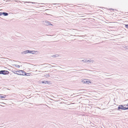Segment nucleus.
I'll return each instance as SVG.
<instances>
[{
	"label": "nucleus",
	"mask_w": 128,
	"mask_h": 128,
	"mask_svg": "<svg viewBox=\"0 0 128 128\" xmlns=\"http://www.w3.org/2000/svg\"><path fill=\"white\" fill-rule=\"evenodd\" d=\"M128 110V107L127 108H126L125 107V110Z\"/></svg>",
	"instance_id": "nucleus-20"
},
{
	"label": "nucleus",
	"mask_w": 128,
	"mask_h": 128,
	"mask_svg": "<svg viewBox=\"0 0 128 128\" xmlns=\"http://www.w3.org/2000/svg\"><path fill=\"white\" fill-rule=\"evenodd\" d=\"M50 82H48L46 80H44L42 82V84H49V83Z\"/></svg>",
	"instance_id": "nucleus-8"
},
{
	"label": "nucleus",
	"mask_w": 128,
	"mask_h": 128,
	"mask_svg": "<svg viewBox=\"0 0 128 128\" xmlns=\"http://www.w3.org/2000/svg\"><path fill=\"white\" fill-rule=\"evenodd\" d=\"M43 22V24L46 26H53V25L52 24H51L50 22L47 20L44 21Z\"/></svg>",
	"instance_id": "nucleus-1"
},
{
	"label": "nucleus",
	"mask_w": 128,
	"mask_h": 128,
	"mask_svg": "<svg viewBox=\"0 0 128 128\" xmlns=\"http://www.w3.org/2000/svg\"><path fill=\"white\" fill-rule=\"evenodd\" d=\"M14 66L15 67H16L17 68H19L20 67V66L19 65L17 64H14Z\"/></svg>",
	"instance_id": "nucleus-15"
},
{
	"label": "nucleus",
	"mask_w": 128,
	"mask_h": 128,
	"mask_svg": "<svg viewBox=\"0 0 128 128\" xmlns=\"http://www.w3.org/2000/svg\"><path fill=\"white\" fill-rule=\"evenodd\" d=\"M26 75H26L27 76H28V74H26Z\"/></svg>",
	"instance_id": "nucleus-28"
},
{
	"label": "nucleus",
	"mask_w": 128,
	"mask_h": 128,
	"mask_svg": "<svg viewBox=\"0 0 128 128\" xmlns=\"http://www.w3.org/2000/svg\"><path fill=\"white\" fill-rule=\"evenodd\" d=\"M52 64H54V65H55V64H54V63H52Z\"/></svg>",
	"instance_id": "nucleus-23"
},
{
	"label": "nucleus",
	"mask_w": 128,
	"mask_h": 128,
	"mask_svg": "<svg viewBox=\"0 0 128 128\" xmlns=\"http://www.w3.org/2000/svg\"><path fill=\"white\" fill-rule=\"evenodd\" d=\"M82 61L83 62H88V60H86V59H84L83 60H82Z\"/></svg>",
	"instance_id": "nucleus-14"
},
{
	"label": "nucleus",
	"mask_w": 128,
	"mask_h": 128,
	"mask_svg": "<svg viewBox=\"0 0 128 128\" xmlns=\"http://www.w3.org/2000/svg\"><path fill=\"white\" fill-rule=\"evenodd\" d=\"M14 72V74H15V73H18V72Z\"/></svg>",
	"instance_id": "nucleus-27"
},
{
	"label": "nucleus",
	"mask_w": 128,
	"mask_h": 128,
	"mask_svg": "<svg viewBox=\"0 0 128 128\" xmlns=\"http://www.w3.org/2000/svg\"><path fill=\"white\" fill-rule=\"evenodd\" d=\"M58 67H59V68H61V67L60 66H58Z\"/></svg>",
	"instance_id": "nucleus-26"
},
{
	"label": "nucleus",
	"mask_w": 128,
	"mask_h": 128,
	"mask_svg": "<svg viewBox=\"0 0 128 128\" xmlns=\"http://www.w3.org/2000/svg\"><path fill=\"white\" fill-rule=\"evenodd\" d=\"M88 83H91L89 81H88Z\"/></svg>",
	"instance_id": "nucleus-24"
},
{
	"label": "nucleus",
	"mask_w": 128,
	"mask_h": 128,
	"mask_svg": "<svg viewBox=\"0 0 128 128\" xmlns=\"http://www.w3.org/2000/svg\"><path fill=\"white\" fill-rule=\"evenodd\" d=\"M36 51L33 50V51H31L29 50H27V52L28 53H31L32 54H35Z\"/></svg>",
	"instance_id": "nucleus-6"
},
{
	"label": "nucleus",
	"mask_w": 128,
	"mask_h": 128,
	"mask_svg": "<svg viewBox=\"0 0 128 128\" xmlns=\"http://www.w3.org/2000/svg\"><path fill=\"white\" fill-rule=\"evenodd\" d=\"M49 76H50V75H48V77H49Z\"/></svg>",
	"instance_id": "nucleus-25"
},
{
	"label": "nucleus",
	"mask_w": 128,
	"mask_h": 128,
	"mask_svg": "<svg viewBox=\"0 0 128 128\" xmlns=\"http://www.w3.org/2000/svg\"><path fill=\"white\" fill-rule=\"evenodd\" d=\"M15 72H18V73H15V74H17L18 75H22V73L23 70H20L18 71H15Z\"/></svg>",
	"instance_id": "nucleus-4"
},
{
	"label": "nucleus",
	"mask_w": 128,
	"mask_h": 128,
	"mask_svg": "<svg viewBox=\"0 0 128 128\" xmlns=\"http://www.w3.org/2000/svg\"><path fill=\"white\" fill-rule=\"evenodd\" d=\"M21 53L22 54H27V50L24 51L22 52Z\"/></svg>",
	"instance_id": "nucleus-9"
},
{
	"label": "nucleus",
	"mask_w": 128,
	"mask_h": 128,
	"mask_svg": "<svg viewBox=\"0 0 128 128\" xmlns=\"http://www.w3.org/2000/svg\"><path fill=\"white\" fill-rule=\"evenodd\" d=\"M126 106H128V103L126 105Z\"/></svg>",
	"instance_id": "nucleus-22"
},
{
	"label": "nucleus",
	"mask_w": 128,
	"mask_h": 128,
	"mask_svg": "<svg viewBox=\"0 0 128 128\" xmlns=\"http://www.w3.org/2000/svg\"><path fill=\"white\" fill-rule=\"evenodd\" d=\"M94 62V61L92 60H88V63H93Z\"/></svg>",
	"instance_id": "nucleus-11"
},
{
	"label": "nucleus",
	"mask_w": 128,
	"mask_h": 128,
	"mask_svg": "<svg viewBox=\"0 0 128 128\" xmlns=\"http://www.w3.org/2000/svg\"><path fill=\"white\" fill-rule=\"evenodd\" d=\"M59 55L58 54H56L55 55H54L52 56L53 57L55 58L56 57H57L59 56Z\"/></svg>",
	"instance_id": "nucleus-13"
},
{
	"label": "nucleus",
	"mask_w": 128,
	"mask_h": 128,
	"mask_svg": "<svg viewBox=\"0 0 128 128\" xmlns=\"http://www.w3.org/2000/svg\"><path fill=\"white\" fill-rule=\"evenodd\" d=\"M2 12H0V16H1L2 14Z\"/></svg>",
	"instance_id": "nucleus-18"
},
{
	"label": "nucleus",
	"mask_w": 128,
	"mask_h": 128,
	"mask_svg": "<svg viewBox=\"0 0 128 128\" xmlns=\"http://www.w3.org/2000/svg\"><path fill=\"white\" fill-rule=\"evenodd\" d=\"M81 82L82 83H86L87 84H88V81L87 79H82L81 80Z\"/></svg>",
	"instance_id": "nucleus-5"
},
{
	"label": "nucleus",
	"mask_w": 128,
	"mask_h": 128,
	"mask_svg": "<svg viewBox=\"0 0 128 128\" xmlns=\"http://www.w3.org/2000/svg\"><path fill=\"white\" fill-rule=\"evenodd\" d=\"M125 107H124V106L122 105H119L118 107V110H120V109L122 110H125Z\"/></svg>",
	"instance_id": "nucleus-3"
},
{
	"label": "nucleus",
	"mask_w": 128,
	"mask_h": 128,
	"mask_svg": "<svg viewBox=\"0 0 128 128\" xmlns=\"http://www.w3.org/2000/svg\"><path fill=\"white\" fill-rule=\"evenodd\" d=\"M26 74H29L26 73L23 70L22 73V75H27Z\"/></svg>",
	"instance_id": "nucleus-10"
},
{
	"label": "nucleus",
	"mask_w": 128,
	"mask_h": 128,
	"mask_svg": "<svg viewBox=\"0 0 128 128\" xmlns=\"http://www.w3.org/2000/svg\"><path fill=\"white\" fill-rule=\"evenodd\" d=\"M6 89L7 90H9V89H8V88Z\"/></svg>",
	"instance_id": "nucleus-29"
},
{
	"label": "nucleus",
	"mask_w": 128,
	"mask_h": 128,
	"mask_svg": "<svg viewBox=\"0 0 128 128\" xmlns=\"http://www.w3.org/2000/svg\"><path fill=\"white\" fill-rule=\"evenodd\" d=\"M2 14H3L4 16H7L8 15V14L7 12H2Z\"/></svg>",
	"instance_id": "nucleus-12"
},
{
	"label": "nucleus",
	"mask_w": 128,
	"mask_h": 128,
	"mask_svg": "<svg viewBox=\"0 0 128 128\" xmlns=\"http://www.w3.org/2000/svg\"><path fill=\"white\" fill-rule=\"evenodd\" d=\"M6 95L4 96H0V97L2 98H6Z\"/></svg>",
	"instance_id": "nucleus-16"
},
{
	"label": "nucleus",
	"mask_w": 128,
	"mask_h": 128,
	"mask_svg": "<svg viewBox=\"0 0 128 128\" xmlns=\"http://www.w3.org/2000/svg\"><path fill=\"white\" fill-rule=\"evenodd\" d=\"M90 95H91V94H90V93H88V97H89V96H90Z\"/></svg>",
	"instance_id": "nucleus-19"
},
{
	"label": "nucleus",
	"mask_w": 128,
	"mask_h": 128,
	"mask_svg": "<svg viewBox=\"0 0 128 128\" xmlns=\"http://www.w3.org/2000/svg\"><path fill=\"white\" fill-rule=\"evenodd\" d=\"M41 65H43V68H45L46 67H47L48 66H51V65L49 64H41Z\"/></svg>",
	"instance_id": "nucleus-7"
},
{
	"label": "nucleus",
	"mask_w": 128,
	"mask_h": 128,
	"mask_svg": "<svg viewBox=\"0 0 128 128\" xmlns=\"http://www.w3.org/2000/svg\"><path fill=\"white\" fill-rule=\"evenodd\" d=\"M39 72H41V71H39Z\"/></svg>",
	"instance_id": "nucleus-31"
},
{
	"label": "nucleus",
	"mask_w": 128,
	"mask_h": 128,
	"mask_svg": "<svg viewBox=\"0 0 128 128\" xmlns=\"http://www.w3.org/2000/svg\"><path fill=\"white\" fill-rule=\"evenodd\" d=\"M9 72L6 70H2L0 71V74H2L4 75H6L8 74Z\"/></svg>",
	"instance_id": "nucleus-2"
},
{
	"label": "nucleus",
	"mask_w": 128,
	"mask_h": 128,
	"mask_svg": "<svg viewBox=\"0 0 128 128\" xmlns=\"http://www.w3.org/2000/svg\"><path fill=\"white\" fill-rule=\"evenodd\" d=\"M90 18H88V20H90Z\"/></svg>",
	"instance_id": "nucleus-30"
},
{
	"label": "nucleus",
	"mask_w": 128,
	"mask_h": 128,
	"mask_svg": "<svg viewBox=\"0 0 128 128\" xmlns=\"http://www.w3.org/2000/svg\"><path fill=\"white\" fill-rule=\"evenodd\" d=\"M52 66V67L55 66H52V65H51V66Z\"/></svg>",
	"instance_id": "nucleus-21"
},
{
	"label": "nucleus",
	"mask_w": 128,
	"mask_h": 128,
	"mask_svg": "<svg viewBox=\"0 0 128 128\" xmlns=\"http://www.w3.org/2000/svg\"><path fill=\"white\" fill-rule=\"evenodd\" d=\"M125 27L126 28H128V24H125Z\"/></svg>",
	"instance_id": "nucleus-17"
}]
</instances>
